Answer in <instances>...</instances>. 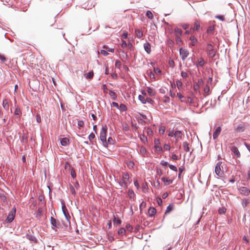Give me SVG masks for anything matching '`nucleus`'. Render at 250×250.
I'll list each match as a JSON object with an SVG mask.
<instances>
[{"mask_svg": "<svg viewBox=\"0 0 250 250\" xmlns=\"http://www.w3.org/2000/svg\"><path fill=\"white\" fill-rule=\"evenodd\" d=\"M107 132V127L106 125L102 126L101 130L100 131V138L101 141L102 142L104 146H107V143L106 141V133Z\"/></svg>", "mask_w": 250, "mask_h": 250, "instance_id": "obj_1", "label": "nucleus"}, {"mask_svg": "<svg viewBox=\"0 0 250 250\" xmlns=\"http://www.w3.org/2000/svg\"><path fill=\"white\" fill-rule=\"evenodd\" d=\"M130 183L129 176L128 173L125 172L122 174V180L119 182L120 186L122 187L127 188Z\"/></svg>", "mask_w": 250, "mask_h": 250, "instance_id": "obj_2", "label": "nucleus"}, {"mask_svg": "<svg viewBox=\"0 0 250 250\" xmlns=\"http://www.w3.org/2000/svg\"><path fill=\"white\" fill-rule=\"evenodd\" d=\"M16 212V208L15 207H14L12 209L9 211L5 221L7 223H11L15 218Z\"/></svg>", "mask_w": 250, "mask_h": 250, "instance_id": "obj_3", "label": "nucleus"}, {"mask_svg": "<svg viewBox=\"0 0 250 250\" xmlns=\"http://www.w3.org/2000/svg\"><path fill=\"white\" fill-rule=\"evenodd\" d=\"M222 164V162L219 161L218 162L215 167V174L218 176V177H222L223 175V170L221 169V166Z\"/></svg>", "mask_w": 250, "mask_h": 250, "instance_id": "obj_4", "label": "nucleus"}, {"mask_svg": "<svg viewBox=\"0 0 250 250\" xmlns=\"http://www.w3.org/2000/svg\"><path fill=\"white\" fill-rule=\"evenodd\" d=\"M207 50L208 52V55L209 57L213 58L215 57L216 52L213 45L211 44H208L207 46Z\"/></svg>", "mask_w": 250, "mask_h": 250, "instance_id": "obj_5", "label": "nucleus"}, {"mask_svg": "<svg viewBox=\"0 0 250 250\" xmlns=\"http://www.w3.org/2000/svg\"><path fill=\"white\" fill-rule=\"evenodd\" d=\"M180 56L181 59L184 61L188 56L189 53L188 50L183 49V48H180Z\"/></svg>", "mask_w": 250, "mask_h": 250, "instance_id": "obj_6", "label": "nucleus"}, {"mask_svg": "<svg viewBox=\"0 0 250 250\" xmlns=\"http://www.w3.org/2000/svg\"><path fill=\"white\" fill-rule=\"evenodd\" d=\"M246 128V125L245 123H242L234 127V130L236 132H243L245 130Z\"/></svg>", "mask_w": 250, "mask_h": 250, "instance_id": "obj_7", "label": "nucleus"}, {"mask_svg": "<svg viewBox=\"0 0 250 250\" xmlns=\"http://www.w3.org/2000/svg\"><path fill=\"white\" fill-rule=\"evenodd\" d=\"M238 190L240 194L244 196H248L250 193V189L247 187H241Z\"/></svg>", "mask_w": 250, "mask_h": 250, "instance_id": "obj_8", "label": "nucleus"}, {"mask_svg": "<svg viewBox=\"0 0 250 250\" xmlns=\"http://www.w3.org/2000/svg\"><path fill=\"white\" fill-rule=\"evenodd\" d=\"M62 211L63 212V213L66 218V219L67 220V221L69 222V224H70V216L69 215L68 211H67V208L64 205V203H62Z\"/></svg>", "mask_w": 250, "mask_h": 250, "instance_id": "obj_9", "label": "nucleus"}, {"mask_svg": "<svg viewBox=\"0 0 250 250\" xmlns=\"http://www.w3.org/2000/svg\"><path fill=\"white\" fill-rule=\"evenodd\" d=\"M222 129L220 126L217 127L213 134V139H216L221 132Z\"/></svg>", "mask_w": 250, "mask_h": 250, "instance_id": "obj_10", "label": "nucleus"}, {"mask_svg": "<svg viewBox=\"0 0 250 250\" xmlns=\"http://www.w3.org/2000/svg\"><path fill=\"white\" fill-rule=\"evenodd\" d=\"M182 133L181 131L176 130L174 131V138H175L176 141H179L182 138Z\"/></svg>", "mask_w": 250, "mask_h": 250, "instance_id": "obj_11", "label": "nucleus"}, {"mask_svg": "<svg viewBox=\"0 0 250 250\" xmlns=\"http://www.w3.org/2000/svg\"><path fill=\"white\" fill-rule=\"evenodd\" d=\"M231 151L233 153V154L236 156L237 158H239L241 156L240 153L238 149V148L236 146H232L230 148Z\"/></svg>", "mask_w": 250, "mask_h": 250, "instance_id": "obj_12", "label": "nucleus"}, {"mask_svg": "<svg viewBox=\"0 0 250 250\" xmlns=\"http://www.w3.org/2000/svg\"><path fill=\"white\" fill-rule=\"evenodd\" d=\"M144 47L145 51L147 52V53L150 54L151 52V46L150 43L148 42H146L144 43Z\"/></svg>", "mask_w": 250, "mask_h": 250, "instance_id": "obj_13", "label": "nucleus"}, {"mask_svg": "<svg viewBox=\"0 0 250 250\" xmlns=\"http://www.w3.org/2000/svg\"><path fill=\"white\" fill-rule=\"evenodd\" d=\"M155 143V148L157 151H161L162 150V148L159 146L160 141L159 140L155 139L154 141Z\"/></svg>", "mask_w": 250, "mask_h": 250, "instance_id": "obj_14", "label": "nucleus"}, {"mask_svg": "<svg viewBox=\"0 0 250 250\" xmlns=\"http://www.w3.org/2000/svg\"><path fill=\"white\" fill-rule=\"evenodd\" d=\"M51 224V225L55 227V228H59V223L58 222V221L53 217H51L50 219Z\"/></svg>", "mask_w": 250, "mask_h": 250, "instance_id": "obj_15", "label": "nucleus"}, {"mask_svg": "<svg viewBox=\"0 0 250 250\" xmlns=\"http://www.w3.org/2000/svg\"><path fill=\"white\" fill-rule=\"evenodd\" d=\"M156 212V210L154 208L150 207L148 210V213L149 216H153Z\"/></svg>", "mask_w": 250, "mask_h": 250, "instance_id": "obj_16", "label": "nucleus"}, {"mask_svg": "<svg viewBox=\"0 0 250 250\" xmlns=\"http://www.w3.org/2000/svg\"><path fill=\"white\" fill-rule=\"evenodd\" d=\"M205 62L204 60V59L202 58H200L198 60V62H197V63L196 64V66L198 67L199 66H200L202 67L205 65Z\"/></svg>", "mask_w": 250, "mask_h": 250, "instance_id": "obj_17", "label": "nucleus"}, {"mask_svg": "<svg viewBox=\"0 0 250 250\" xmlns=\"http://www.w3.org/2000/svg\"><path fill=\"white\" fill-rule=\"evenodd\" d=\"M139 138L141 142L144 144H146L147 143V139L145 135L141 134L139 136Z\"/></svg>", "mask_w": 250, "mask_h": 250, "instance_id": "obj_18", "label": "nucleus"}, {"mask_svg": "<svg viewBox=\"0 0 250 250\" xmlns=\"http://www.w3.org/2000/svg\"><path fill=\"white\" fill-rule=\"evenodd\" d=\"M174 33L175 37H181L182 34V31L177 27L174 29Z\"/></svg>", "mask_w": 250, "mask_h": 250, "instance_id": "obj_19", "label": "nucleus"}, {"mask_svg": "<svg viewBox=\"0 0 250 250\" xmlns=\"http://www.w3.org/2000/svg\"><path fill=\"white\" fill-rule=\"evenodd\" d=\"M183 147L185 151L186 152H189L190 151V148L189 147V144L187 142H184L183 143Z\"/></svg>", "mask_w": 250, "mask_h": 250, "instance_id": "obj_20", "label": "nucleus"}, {"mask_svg": "<svg viewBox=\"0 0 250 250\" xmlns=\"http://www.w3.org/2000/svg\"><path fill=\"white\" fill-rule=\"evenodd\" d=\"M69 141L66 138L62 139L61 141V144L63 146H66L69 144Z\"/></svg>", "mask_w": 250, "mask_h": 250, "instance_id": "obj_21", "label": "nucleus"}, {"mask_svg": "<svg viewBox=\"0 0 250 250\" xmlns=\"http://www.w3.org/2000/svg\"><path fill=\"white\" fill-rule=\"evenodd\" d=\"M135 33L136 37L139 39L143 37V32L140 29H135Z\"/></svg>", "mask_w": 250, "mask_h": 250, "instance_id": "obj_22", "label": "nucleus"}, {"mask_svg": "<svg viewBox=\"0 0 250 250\" xmlns=\"http://www.w3.org/2000/svg\"><path fill=\"white\" fill-rule=\"evenodd\" d=\"M162 180L164 182L165 185L166 186L169 185L172 183V180L170 179H167L165 177H163L162 178Z\"/></svg>", "mask_w": 250, "mask_h": 250, "instance_id": "obj_23", "label": "nucleus"}, {"mask_svg": "<svg viewBox=\"0 0 250 250\" xmlns=\"http://www.w3.org/2000/svg\"><path fill=\"white\" fill-rule=\"evenodd\" d=\"M139 153L141 155L145 156L146 153V150L145 147L141 146L140 148Z\"/></svg>", "mask_w": 250, "mask_h": 250, "instance_id": "obj_24", "label": "nucleus"}, {"mask_svg": "<svg viewBox=\"0 0 250 250\" xmlns=\"http://www.w3.org/2000/svg\"><path fill=\"white\" fill-rule=\"evenodd\" d=\"M190 40L191 42V45L193 46L196 45L197 42V40L194 36H191L190 37Z\"/></svg>", "mask_w": 250, "mask_h": 250, "instance_id": "obj_25", "label": "nucleus"}, {"mask_svg": "<svg viewBox=\"0 0 250 250\" xmlns=\"http://www.w3.org/2000/svg\"><path fill=\"white\" fill-rule=\"evenodd\" d=\"M200 23L198 21H196L194 22V27L192 28L193 30H198L200 28Z\"/></svg>", "mask_w": 250, "mask_h": 250, "instance_id": "obj_26", "label": "nucleus"}, {"mask_svg": "<svg viewBox=\"0 0 250 250\" xmlns=\"http://www.w3.org/2000/svg\"><path fill=\"white\" fill-rule=\"evenodd\" d=\"M175 222H176V224H174L173 225V228H178L179 227L181 226L182 224V221L179 219H176L175 220Z\"/></svg>", "mask_w": 250, "mask_h": 250, "instance_id": "obj_27", "label": "nucleus"}, {"mask_svg": "<svg viewBox=\"0 0 250 250\" xmlns=\"http://www.w3.org/2000/svg\"><path fill=\"white\" fill-rule=\"evenodd\" d=\"M113 224L114 225L119 226L121 224V220L119 219H116L115 216H114Z\"/></svg>", "mask_w": 250, "mask_h": 250, "instance_id": "obj_28", "label": "nucleus"}, {"mask_svg": "<svg viewBox=\"0 0 250 250\" xmlns=\"http://www.w3.org/2000/svg\"><path fill=\"white\" fill-rule=\"evenodd\" d=\"M109 94L113 100H115L116 99L117 96L114 91L110 90L109 92Z\"/></svg>", "mask_w": 250, "mask_h": 250, "instance_id": "obj_29", "label": "nucleus"}, {"mask_svg": "<svg viewBox=\"0 0 250 250\" xmlns=\"http://www.w3.org/2000/svg\"><path fill=\"white\" fill-rule=\"evenodd\" d=\"M147 75L150 77L151 79L155 80V76L154 73L151 71H147Z\"/></svg>", "mask_w": 250, "mask_h": 250, "instance_id": "obj_30", "label": "nucleus"}, {"mask_svg": "<svg viewBox=\"0 0 250 250\" xmlns=\"http://www.w3.org/2000/svg\"><path fill=\"white\" fill-rule=\"evenodd\" d=\"M2 106L4 109H5L6 110L8 109L9 104H8V102L7 101V100L6 99H5L3 101Z\"/></svg>", "mask_w": 250, "mask_h": 250, "instance_id": "obj_31", "label": "nucleus"}, {"mask_svg": "<svg viewBox=\"0 0 250 250\" xmlns=\"http://www.w3.org/2000/svg\"><path fill=\"white\" fill-rule=\"evenodd\" d=\"M85 78L86 79H92L93 77L94 73L92 71H91L89 72L88 73L86 74L85 75Z\"/></svg>", "mask_w": 250, "mask_h": 250, "instance_id": "obj_32", "label": "nucleus"}, {"mask_svg": "<svg viewBox=\"0 0 250 250\" xmlns=\"http://www.w3.org/2000/svg\"><path fill=\"white\" fill-rule=\"evenodd\" d=\"M138 98L142 103L146 104V100L144 96L140 95L138 96Z\"/></svg>", "mask_w": 250, "mask_h": 250, "instance_id": "obj_33", "label": "nucleus"}, {"mask_svg": "<svg viewBox=\"0 0 250 250\" xmlns=\"http://www.w3.org/2000/svg\"><path fill=\"white\" fill-rule=\"evenodd\" d=\"M146 132L147 135L149 136H151L153 135V131L150 128L148 127V128H146Z\"/></svg>", "mask_w": 250, "mask_h": 250, "instance_id": "obj_34", "label": "nucleus"}, {"mask_svg": "<svg viewBox=\"0 0 250 250\" xmlns=\"http://www.w3.org/2000/svg\"><path fill=\"white\" fill-rule=\"evenodd\" d=\"M146 17L152 20L153 18V15L152 12L150 11H147L146 13Z\"/></svg>", "mask_w": 250, "mask_h": 250, "instance_id": "obj_35", "label": "nucleus"}, {"mask_svg": "<svg viewBox=\"0 0 250 250\" xmlns=\"http://www.w3.org/2000/svg\"><path fill=\"white\" fill-rule=\"evenodd\" d=\"M173 206L171 205H169L167 208L166 210L165 211V214L168 213L170 212L173 209Z\"/></svg>", "mask_w": 250, "mask_h": 250, "instance_id": "obj_36", "label": "nucleus"}, {"mask_svg": "<svg viewBox=\"0 0 250 250\" xmlns=\"http://www.w3.org/2000/svg\"><path fill=\"white\" fill-rule=\"evenodd\" d=\"M175 40H176L177 44L179 46H180L182 43V41L181 39V37H175Z\"/></svg>", "mask_w": 250, "mask_h": 250, "instance_id": "obj_37", "label": "nucleus"}, {"mask_svg": "<svg viewBox=\"0 0 250 250\" xmlns=\"http://www.w3.org/2000/svg\"><path fill=\"white\" fill-rule=\"evenodd\" d=\"M214 29V25H210L208 27V28L207 29V33L208 34H210L213 32Z\"/></svg>", "mask_w": 250, "mask_h": 250, "instance_id": "obj_38", "label": "nucleus"}, {"mask_svg": "<svg viewBox=\"0 0 250 250\" xmlns=\"http://www.w3.org/2000/svg\"><path fill=\"white\" fill-rule=\"evenodd\" d=\"M249 203V201L248 199L243 200L242 202V205L244 208H246L247 205Z\"/></svg>", "mask_w": 250, "mask_h": 250, "instance_id": "obj_39", "label": "nucleus"}, {"mask_svg": "<svg viewBox=\"0 0 250 250\" xmlns=\"http://www.w3.org/2000/svg\"><path fill=\"white\" fill-rule=\"evenodd\" d=\"M204 93L206 94V95H208L209 94V87L208 85H206L205 86V87H204Z\"/></svg>", "mask_w": 250, "mask_h": 250, "instance_id": "obj_40", "label": "nucleus"}, {"mask_svg": "<svg viewBox=\"0 0 250 250\" xmlns=\"http://www.w3.org/2000/svg\"><path fill=\"white\" fill-rule=\"evenodd\" d=\"M125 231H126V230H125V229H124V228H120L119 229V230H118V234L119 235H124L125 234Z\"/></svg>", "mask_w": 250, "mask_h": 250, "instance_id": "obj_41", "label": "nucleus"}, {"mask_svg": "<svg viewBox=\"0 0 250 250\" xmlns=\"http://www.w3.org/2000/svg\"><path fill=\"white\" fill-rule=\"evenodd\" d=\"M128 196H129V197L131 199L132 198H133L135 196V194L133 192V191L131 189H129L128 190Z\"/></svg>", "mask_w": 250, "mask_h": 250, "instance_id": "obj_42", "label": "nucleus"}, {"mask_svg": "<svg viewBox=\"0 0 250 250\" xmlns=\"http://www.w3.org/2000/svg\"><path fill=\"white\" fill-rule=\"evenodd\" d=\"M147 91L150 96L154 95V94L153 89L150 87H147Z\"/></svg>", "mask_w": 250, "mask_h": 250, "instance_id": "obj_43", "label": "nucleus"}, {"mask_svg": "<svg viewBox=\"0 0 250 250\" xmlns=\"http://www.w3.org/2000/svg\"><path fill=\"white\" fill-rule=\"evenodd\" d=\"M153 71L156 74L160 75L161 74V70L158 68L154 67Z\"/></svg>", "mask_w": 250, "mask_h": 250, "instance_id": "obj_44", "label": "nucleus"}, {"mask_svg": "<svg viewBox=\"0 0 250 250\" xmlns=\"http://www.w3.org/2000/svg\"><path fill=\"white\" fill-rule=\"evenodd\" d=\"M70 190L71 193L72 194L75 195L76 194V191L75 190V188L71 185H70Z\"/></svg>", "mask_w": 250, "mask_h": 250, "instance_id": "obj_45", "label": "nucleus"}, {"mask_svg": "<svg viewBox=\"0 0 250 250\" xmlns=\"http://www.w3.org/2000/svg\"><path fill=\"white\" fill-rule=\"evenodd\" d=\"M95 137V135L94 133H91L88 136V139L90 142H92V140L94 139Z\"/></svg>", "mask_w": 250, "mask_h": 250, "instance_id": "obj_46", "label": "nucleus"}, {"mask_svg": "<svg viewBox=\"0 0 250 250\" xmlns=\"http://www.w3.org/2000/svg\"><path fill=\"white\" fill-rule=\"evenodd\" d=\"M115 66L116 67L119 68L121 66V62L119 60H116L115 62Z\"/></svg>", "mask_w": 250, "mask_h": 250, "instance_id": "obj_47", "label": "nucleus"}, {"mask_svg": "<svg viewBox=\"0 0 250 250\" xmlns=\"http://www.w3.org/2000/svg\"><path fill=\"white\" fill-rule=\"evenodd\" d=\"M215 18L220 20L221 21H224L225 20L224 17L222 15H217L215 17Z\"/></svg>", "mask_w": 250, "mask_h": 250, "instance_id": "obj_48", "label": "nucleus"}, {"mask_svg": "<svg viewBox=\"0 0 250 250\" xmlns=\"http://www.w3.org/2000/svg\"><path fill=\"white\" fill-rule=\"evenodd\" d=\"M225 209L224 208H220L218 209V212L220 214H223L225 212Z\"/></svg>", "mask_w": 250, "mask_h": 250, "instance_id": "obj_49", "label": "nucleus"}, {"mask_svg": "<svg viewBox=\"0 0 250 250\" xmlns=\"http://www.w3.org/2000/svg\"><path fill=\"white\" fill-rule=\"evenodd\" d=\"M181 75L183 78H187L188 77V74L186 72L182 71Z\"/></svg>", "mask_w": 250, "mask_h": 250, "instance_id": "obj_50", "label": "nucleus"}, {"mask_svg": "<svg viewBox=\"0 0 250 250\" xmlns=\"http://www.w3.org/2000/svg\"><path fill=\"white\" fill-rule=\"evenodd\" d=\"M84 123L82 120H79L78 121V125L79 127H83V126Z\"/></svg>", "mask_w": 250, "mask_h": 250, "instance_id": "obj_51", "label": "nucleus"}, {"mask_svg": "<svg viewBox=\"0 0 250 250\" xmlns=\"http://www.w3.org/2000/svg\"><path fill=\"white\" fill-rule=\"evenodd\" d=\"M121 47L123 48H125L127 47V43L125 41H122V44H121Z\"/></svg>", "mask_w": 250, "mask_h": 250, "instance_id": "obj_52", "label": "nucleus"}, {"mask_svg": "<svg viewBox=\"0 0 250 250\" xmlns=\"http://www.w3.org/2000/svg\"><path fill=\"white\" fill-rule=\"evenodd\" d=\"M169 167L170 169H171V170H173L175 171H177V167L175 166H173L172 165H170L169 166Z\"/></svg>", "mask_w": 250, "mask_h": 250, "instance_id": "obj_53", "label": "nucleus"}, {"mask_svg": "<svg viewBox=\"0 0 250 250\" xmlns=\"http://www.w3.org/2000/svg\"><path fill=\"white\" fill-rule=\"evenodd\" d=\"M120 109H121V110H123V111H125V110H126V106H125V104H121L120 105Z\"/></svg>", "mask_w": 250, "mask_h": 250, "instance_id": "obj_54", "label": "nucleus"}, {"mask_svg": "<svg viewBox=\"0 0 250 250\" xmlns=\"http://www.w3.org/2000/svg\"><path fill=\"white\" fill-rule=\"evenodd\" d=\"M164 149L166 150H169L170 149V147L169 145H168V144H165L164 146Z\"/></svg>", "mask_w": 250, "mask_h": 250, "instance_id": "obj_55", "label": "nucleus"}, {"mask_svg": "<svg viewBox=\"0 0 250 250\" xmlns=\"http://www.w3.org/2000/svg\"><path fill=\"white\" fill-rule=\"evenodd\" d=\"M71 175L73 178H75L76 177V174L74 170L73 169L71 170Z\"/></svg>", "mask_w": 250, "mask_h": 250, "instance_id": "obj_56", "label": "nucleus"}, {"mask_svg": "<svg viewBox=\"0 0 250 250\" xmlns=\"http://www.w3.org/2000/svg\"><path fill=\"white\" fill-rule=\"evenodd\" d=\"M21 113V110L19 108H17L15 110V115H20Z\"/></svg>", "mask_w": 250, "mask_h": 250, "instance_id": "obj_57", "label": "nucleus"}, {"mask_svg": "<svg viewBox=\"0 0 250 250\" xmlns=\"http://www.w3.org/2000/svg\"><path fill=\"white\" fill-rule=\"evenodd\" d=\"M36 121L38 123H40L41 122V118L39 114H37L36 115Z\"/></svg>", "mask_w": 250, "mask_h": 250, "instance_id": "obj_58", "label": "nucleus"}, {"mask_svg": "<svg viewBox=\"0 0 250 250\" xmlns=\"http://www.w3.org/2000/svg\"><path fill=\"white\" fill-rule=\"evenodd\" d=\"M113 140L112 139V138L111 137H109L108 138V140H107V145L108 144H113Z\"/></svg>", "mask_w": 250, "mask_h": 250, "instance_id": "obj_59", "label": "nucleus"}, {"mask_svg": "<svg viewBox=\"0 0 250 250\" xmlns=\"http://www.w3.org/2000/svg\"><path fill=\"white\" fill-rule=\"evenodd\" d=\"M174 131H169L168 133V136L171 137H174Z\"/></svg>", "mask_w": 250, "mask_h": 250, "instance_id": "obj_60", "label": "nucleus"}, {"mask_svg": "<svg viewBox=\"0 0 250 250\" xmlns=\"http://www.w3.org/2000/svg\"><path fill=\"white\" fill-rule=\"evenodd\" d=\"M101 53L104 56H106L108 54V53L107 52V51L104 50H101Z\"/></svg>", "mask_w": 250, "mask_h": 250, "instance_id": "obj_61", "label": "nucleus"}, {"mask_svg": "<svg viewBox=\"0 0 250 250\" xmlns=\"http://www.w3.org/2000/svg\"><path fill=\"white\" fill-rule=\"evenodd\" d=\"M171 159L173 160H177L178 159V157L176 155L173 154L171 155Z\"/></svg>", "mask_w": 250, "mask_h": 250, "instance_id": "obj_62", "label": "nucleus"}, {"mask_svg": "<svg viewBox=\"0 0 250 250\" xmlns=\"http://www.w3.org/2000/svg\"><path fill=\"white\" fill-rule=\"evenodd\" d=\"M122 37L124 39H126L127 38V33L124 32L122 35Z\"/></svg>", "mask_w": 250, "mask_h": 250, "instance_id": "obj_63", "label": "nucleus"}, {"mask_svg": "<svg viewBox=\"0 0 250 250\" xmlns=\"http://www.w3.org/2000/svg\"><path fill=\"white\" fill-rule=\"evenodd\" d=\"M0 197H1V200H2L3 202H4V201L6 200V196H5V195H4L3 194H0Z\"/></svg>", "mask_w": 250, "mask_h": 250, "instance_id": "obj_64", "label": "nucleus"}]
</instances>
